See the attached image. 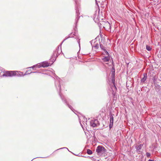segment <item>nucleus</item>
I'll use <instances>...</instances> for the list:
<instances>
[{
    "label": "nucleus",
    "instance_id": "obj_1",
    "mask_svg": "<svg viewBox=\"0 0 161 161\" xmlns=\"http://www.w3.org/2000/svg\"><path fill=\"white\" fill-rule=\"evenodd\" d=\"M55 86L56 87L57 90L58 91L59 90L58 93L60 96V97L62 100L64 102V103H66L68 106V107L73 111V108L72 106L69 104L68 103L66 99L64 98V96H62L61 93V84L62 82V80L61 79L59 78L58 76H56L55 78Z\"/></svg>",
    "mask_w": 161,
    "mask_h": 161
},
{
    "label": "nucleus",
    "instance_id": "obj_2",
    "mask_svg": "<svg viewBox=\"0 0 161 161\" xmlns=\"http://www.w3.org/2000/svg\"><path fill=\"white\" fill-rule=\"evenodd\" d=\"M96 152L100 156H104L106 153V149L102 146H98L96 149Z\"/></svg>",
    "mask_w": 161,
    "mask_h": 161
},
{
    "label": "nucleus",
    "instance_id": "obj_3",
    "mask_svg": "<svg viewBox=\"0 0 161 161\" xmlns=\"http://www.w3.org/2000/svg\"><path fill=\"white\" fill-rule=\"evenodd\" d=\"M17 71H7L3 75V76H12L17 75Z\"/></svg>",
    "mask_w": 161,
    "mask_h": 161
},
{
    "label": "nucleus",
    "instance_id": "obj_4",
    "mask_svg": "<svg viewBox=\"0 0 161 161\" xmlns=\"http://www.w3.org/2000/svg\"><path fill=\"white\" fill-rule=\"evenodd\" d=\"M114 114H112L111 112H110L109 114V118L110 119V123L109 125V127L110 129H111L113 126V124L114 122V118L113 116H114Z\"/></svg>",
    "mask_w": 161,
    "mask_h": 161
},
{
    "label": "nucleus",
    "instance_id": "obj_5",
    "mask_svg": "<svg viewBox=\"0 0 161 161\" xmlns=\"http://www.w3.org/2000/svg\"><path fill=\"white\" fill-rule=\"evenodd\" d=\"M90 125L93 127H95L99 125V121L97 119H93L91 120Z\"/></svg>",
    "mask_w": 161,
    "mask_h": 161
},
{
    "label": "nucleus",
    "instance_id": "obj_6",
    "mask_svg": "<svg viewBox=\"0 0 161 161\" xmlns=\"http://www.w3.org/2000/svg\"><path fill=\"white\" fill-rule=\"evenodd\" d=\"M78 6H75V10H76V19H75V25H76V24L77 22V21L78 20V19L80 17L79 16V10L78 9Z\"/></svg>",
    "mask_w": 161,
    "mask_h": 161
},
{
    "label": "nucleus",
    "instance_id": "obj_7",
    "mask_svg": "<svg viewBox=\"0 0 161 161\" xmlns=\"http://www.w3.org/2000/svg\"><path fill=\"white\" fill-rule=\"evenodd\" d=\"M105 26L103 27L107 31L110 30L111 29V26L110 23L107 21L105 22Z\"/></svg>",
    "mask_w": 161,
    "mask_h": 161
},
{
    "label": "nucleus",
    "instance_id": "obj_8",
    "mask_svg": "<svg viewBox=\"0 0 161 161\" xmlns=\"http://www.w3.org/2000/svg\"><path fill=\"white\" fill-rule=\"evenodd\" d=\"M143 146V144H140L139 145H136L135 146L136 149V151L137 153H139L140 152V150L142 149V148Z\"/></svg>",
    "mask_w": 161,
    "mask_h": 161
},
{
    "label": "nucleus",
    "instance_id": "obj_9",
    "mask_svg": "<svg viewBox=\"0 0 161 161\" xmlns=\"http://www.w3.org/2000/svg\"><path fill=\"white\" fill-rule=\"evenodd\" d=\"M60 53V52L59 53L58 51H55L52 57L55 58L54 59H53V62L55 60L57 57L58 54Z\"/></svg>",
    "mask_w": 161,
    "mask_h": 161
},
{
    "label": "nucleus",
    "instance_id": "obj_10",
    "mask_svg": "<svg viewBox=\"0 0 161 161\" xmlns=\"http://www.w3.org/2000/svg\"><path fill=\"white\" fill-rule=\"evenodd\" d=\"M41 63L42 67H48L51 65V64H50V63H48L46 61H45L43 62H42Z\"/></svg>",
    "mask_w": 161,
    "mask_h": 161
},
{
    "label": "nucleus",
    "instance_id": "obj_11",
    "mask_svg": "<svg viewBox=\"0 0 161 161\" xmlns=\"http://www.w3.org/2000/svg\"><path fill=\"white\" fill-rule=\"evenodd\" d=\"M42 64H41V63H38V64H37L36 65H35L31 67H29V68H33V69L35 67H36L37 68H40L41 67H42Z\"/></svg>",
    "mask_w": 161,
    "mask_h": 161
},
{
    "label": "nucleus",
    "instance_id": "obj_12",
    "mask_svg": "<svg viewBox=\"0 0 161 161\" xmlns=\"http://www.w3.org/2000/svg\"><path fill=\"white\" fill-rule=\"evenodd\" d=\"M143 77L141 80L142 83H144L146 80L147 77V74L146 73L143 74Z\"/></svg>",
    "mask_w": 161,
    "mask_h": 161
},
{
    "label": "nucleus",
    "instance_id": "obj_13",
    "mask_svg": "<svg viewBox=\"0 0 161 161\" xmlns=\"http://www.w3.org/2000/svg\"><path fill=\"white\" fill-rule=\"evenodd\" d=\"M110 59L109 56H107L102 58V60L104 62H107L109 61Z\"/></svg>",
    "mask_w": 161,
    "mask_h": 161
},
{
    "label": "nucleus",
    "instance_id": "obj_14",
    "mask_svg": "<svg viewBox=\"0 0 161 161\" xmlns=\"http://www.w3.org/2000/svg\"><path fill=\"white\" fill-rule=\"evenodd\" d=\"M74 36H76V37L75 38V39H76V40H77V41L78 42V43L79 44V47H80V39L77 36H76V33H75V34H74Z\"/></svg>",
    "mask_w": 161,
    "mask_h": 161
},
{
    "label": "nucleus",
    "instance_id": "obj_15",
    "mask_svg": "<svg viewBox=\"0 0 161 161\" xmlns=\"http://www.w3.org/2000/svg\"><path fill=\"white\" fill-rule=\"evenodd\" d=\"M87 153L88 154L91 155L92 153V152L91 150L89 149H88L87 150Z\"/></svg>",
    "mask_w": 161,
    "mask_h": 161
},
{
    "label": "nucleus",
    "instance_id": "obj_16",
    "mask_svg": "<svg viewBox=\"0 0 161 161\" xmlns=\"http://www.w3.org/2000/svg\"><path fill=\"white\" fill-rule=\"evenodd\" d=\"M146 49L148 51H150L152 49V48L148 45H147L146 46Z\"/></svg>",
    "mask_w": 161,
    "mask_h": 161
},
{
    "label": "nucleus",
    "instance_id": "obj_17",
    "mask_svg": "<svg viewBox=\"0 0 161 161\" xmlns=\"http://www.w3.org/2000/svg\"><path fill=\"white\" fill-rule=\"evenodd\" d=\"M104 55H107V56H109V53H108V52L107 51V50L105 49V50H104Z\"/></svg>",
    "mask_w": 161,
    "mask_h": 161
},
{
    "label": "nucleus",
    "instance_id": "obj_18",
    "mask_svg": "<svg viewBox=\"0 0 161 161\" xmlns=\"http://www.w3.org/2000/svg\"><path fill=\"white\" fill-rule=\"evenodd\" d=\"M55 51H58L59 53V52L61 53V52H62L61 50H60V49H59V46H58L57 47Z\"/></svg>",
    "mask_w": 161,
    "mask_h": 161
},
{
    "label": "nucleus",
    "instance_id": "obj_19",
    "mask_svg": "<svg viewBox=\"0 0 161 161\" xmlns=\"http://www.w3.org/2000/svg\"><path fill=\"white\" fill-rule=\"evenodd\" d=\"M93 46L96 48L97 49L99 47V45L98 43H97L95 44H94Z\"/></svg>",
    "mask_w": 161,
    "mask_h": 161
},
{
    "label": "nucleus",
    "instance_id": "obj_20",
    "mask_svg": "<svg viewBox=\"0 0 161 161\" xmlns=\"http://www.w3.org/2000/svg\"><path fill=\"white\" fill-rule=\"evenodd\" d=\"M100 47L101 49L103 51L105 49L103 46L102 44H100Z\"/></svg>",
    "mask_w": 161,
    "mask_h": 161
},
{
    "label": "nucleus",
    "instance_id": "obj_21",
    "mask_svg": "<svg viewBox=\"0 0 161 161\" xmlns=\"http://www.w3.org/2000/svg\"><path fill=\"white\" fill-rule=\"evenodd\" d=\"M147 156V157H149L151 156V154L147 152L146 153Z\"/></svg>",
    "mask_w": 161,
    "mask_h": 161
},
{
    "label": "nucleus",
    "instance_id": "obj_22",
    "mask_svg": "<svg viewBox=\"0 0 161 161\" xmlns=\"http://www.w3.org/2000/svg\"><path fill=\"white\" fill-rule=\"evenodd\" d=\"M27 71H26V72H25V74L24 75H26L27 74H31V73H36L37 72H31L30 73H27Z\"/></svg>",
    "mask_w": 161,
    "mask_h": 161
},
{
    "label": "nucleus",
    "instance_id": "obj_23",
    "mask_svg": "<svg viewBox=\"0 0 161 161\" xmlns=\"http://www.w3.org/2000/svg\"><path fill=\"white\" fill-rule=\"evenodd\" d=\"M66 149L69 151L68 148H67V147H62V148H60V149H57V150H58L60 149Z\"/></svg>",
    "mask_w": 161,
    "mask_h": 161
},
{
    "label": "nucleus",
    "instance_id": "obj_24",
    "mask_svg": "<svg viewBox=\"0 0 161 161\" xmlns=\"http://www.w3.org/2000/svg\"><path fill=\"white\" fill-rule=\"evenodd\" d=\"M112 82L113 83V84H114V79H112Z\"/></svg>",
    "mask_w": 161,
    "mask_h": 161
},
{
    "label": "nucleus",
    "instance_id": "obj_25",
    "mask_svg": "<svg viewBox=\"0 0 161 161\" xmlns=\"http://www.w3.org/2000/svg\"><path fill=\"white\" fill-rule=\"evenodd\" d=\"M71 34L70 35H69V37H74V36H72L71 35Z\"/></svg>",
    "mask_w": 161,
    "mask_h": 161
},
{
    "label": "nucleus",
    "instance_id": "obj_26",
    "mask_svg": "<svg viewBox=\"0 0 161 161\" xmlns=\"http://www.w3.org/2000/svg\"><path fill=\"white\" fill-rule=\"evenodd\" d=\"M148 161H154L153 160H151V159H149Z\"/></svg>",
    "mask_w": 161,
    "mask_h": 161
},
{
    "label": "nucleus",
    "instance_id": "obj_27",
    "mask_svg": "<svg viewBox=\"0 0 161 161\" xmlns=\"http://www.w3.org/2000/svg\"><path fill=\"white\" fill-rule=\"evenodd\" d=\"M67 39V38H66V39H64V41H63V42L61 43V44H62V43H63V42H64L65 40Z\"/></svg>",
    "mask_w": 161,
    "mask_h": 161
},
{
    "label": "nucleus",
    "instance_id": "obj_28",
    "mask_svg": "<svg viewBox=\"0 0 161 161\" xmlns=\"http://www.w3.org/2000/svg\"><path fill=\"white\" fill-rule=\"evenodd\" d=\"M38 158V157H36V158H34L31 161H32L33 159H35V158Z\"/></svg>",
    "mask_w": 161,
    "mask_h": 161
},
{
    "label": "nucleus",
    "instance_id": "obj_29",
    "mask_svg": "<svg viewBox=\"0 0 161 161\" xmlns=\"http://www.w3.org/2000/svg\"><path fill=\"white\" fill-rule=\"evenodd\" d=\"M96 0V4H97V1H96V0Z\"/></svg>",
    "mask_w": 161,
    "mask_h": 161
},
{
    "label": "nucleus",
    "instance_id": "obj_30",
    "mask_svg": "<svg viewBox=\"0 0 161 161\" xmlns=\"http://www.w3.org/2000/svg\"><path fill=\"white\" fill-rule=\"evenodd\" d=\"M86 120L85 118H84V120Z\"/></svg>",
    "mask_w": 161,
    "mask_h": 161
},
{
    "label": "nucleus",
    "instance_id": "obj_31",
    "mask_svg": "<svg viewBox=\"0 0 161 161\" xmlns=\"http://www.w3.org/2000/svg\"><path fill=\"white\" fill-rule=\"evenodd\" d=\"M75 3H76V4H77V2H75Z\"/></svg>",
    "mask_w": 161,
    "mask_h": 161
},
{
    "label": "nucleus",
    "instance_id": "obj_32",
    "mask_svg": "<svg viewBox=\"0 0 161 161\" xmlns=\"http://www.w3.org/2000/svg\"><path fill=\"white\" fill-rule=\"evenodd\" d=\"M114 86H115V88H116L115 86V85H114Z\"/></svg>",
    "mask_w": 161,
    "mask_h": 161
}]
</instances>
